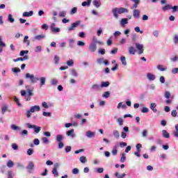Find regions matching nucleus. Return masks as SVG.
<instances>
[{
    "mask_svg": "<svg viewBox=\"0 0 178 178\" xmlns=\"http://www.w3.org/2000/svg\"><path fill=\"white\" fill-rule=\"evenodd\" d=\"M29 54V50H22L20 51V56H24V55H27Z\"/></svg>",
    "mask_w": 178,
    "mask_h": 178,
    "instance_id": "nucleus-51",
    "label": "nucleus"
},
{
    "mask_svg": "<svg viewBox=\"0 0 178 178\" xmlns=\"http://www.w3.org/2000/svg\"><path fill=\"white\" fill-rule=\"evenodd\" d=\"M93 5L95 8H99L101 6V0H94Z\"/></svg>",
    "mask_w": 178,
    "mask_h": 178,
    "instance_id": "nucleus-27",
    "label": "nucleus"
},
{
    "mask_svg": "<svg viewBox=\"0 0 178 178\" xmlns=\"http://www.w3.org/2000/svg\"><path fill=\"white\" fill-rule=\"evenodd\" d=\"M39 81L40 87H42L43 86H45V83H47V77L41 76L39 78Z\"/></svg>",
    "mask_w": 178,
    "mask_h": 178,
    "instance_id": "nucleus-14",
    "label": "nucleus"
},
{
    "mask_svg": "<svg viewBox=\"0 0 178 178\" xmlns=\"http://www.w3.org/2000/svg\"><path fill=\"white\" fill-rule=\"evenodd\" d=\"M118 122L120 126H123V118H119L118 119Z\"/></svg>",
    "mask_w": 178,
    "mask_h": 178,
    "instance_id": "nucleus-63",
    "label": "nucleus"
},
{
    "mask_svg": "<svg viewBox=\"0 0 178 178\" xmlns=\"http://www.w3.org/2000/svg\"><path fill=\"white\" fill-rule=\"evenodd\" d=\"M27 92L29 95H27L26 90H21V95L22 97H24L26 101H31V97L34 95V93H33V90L30 89H28Z\"/></svg>",
    "mask_w": 178,
    "mask_h": 178,
    "instance_id": "nucleus-4",
    "label": "nucleus"
},
{
    "mask_svg": "<svg viewBox=\"0 0 178 178\" xmlns=\"http://www.w3.org/2000/svg\"><path fill=\"white\" fill-rule=\"evenodd\" d=\"M12 72H13V73H20L21 70L19 67H14L12 68Z\"/></svg>",
    "mask_w": 178,
    "mask_h": 178,
    "instance_id": "nucleus-53",
    "label": "nucleus"
},
{
    "mask_svg": "<svg viewBox=\"0 0 178 178\" xmlns=\"http://www.w3.org/2000/svg\"><path fill=\"white\" fill-rule=\"evenodd\" d=\"M42 140L43 144H49V139H48V138H47V137H43L42 138Z\"/></svg>",
    "mask_w": 178,
    "mask_h": 178,
    "instance_id": "nucleus-49",
    "label": "nucleus"
},
{
    "mask_svg": "<svg viewBox=\"0 0 178 178\" xmlns=\"http://www.w3.org/2000/svg\"><path fill=\"white\" fill-rule=\"evenodd\" d=\"M27 60H29V56L26 55L24 57H19V58H17V59H14L13 62H19L20 60H22L23 62V61Z\"/></svg>",
    "mask_w": 178,
    "mask_h": 178,
    "instance_id": "nucleus-18",
    "label": "nucleus"
},
{
    "mask_svg": "<svg viewBox=\"0 0 178 178\" xmlns=\"http://www.w3.org/2000/svg\"><path fill=\"white\" fill-rule=\"evenodd\" d=\"M63 135L62 134H58L56 136V140L57 141V143H58V149H62V148H63V147H65V144H63Z\"/></svg>",
    "mask_w": 178,
    "mask_h": 178,
    "instance_id": "nucleus-5",
    "label": "nucleus"
},
{
    "mask_svg": "<svg viewBox=\"0 0 178 178\" xmlns=\"http://www.w3.org/2000/svg\"><path fill=\"white\" fill-rule=\"evenodd\" d=\"M59 60H60L59 56H54V63L56 65H58V63H59Z\"/></svg>",
    "mask_w": 178,
    "mask_h": 178,
    "instance_id": "nucleus-56",
    "label": "nucleus"
},
{
    "mask_svg": "<svg viewBox=\"0 0 178 178\" xmlns=\"http://www.w3.org/2000/svg\"><path fill=\"white\" fill-rule=\"evenodd\" d=\"M92 90H95V91H98V90H101V85H98L97 83L93 84L92 86Z\"/></svg>",
    "mask_w": 178,
    "mask_h": 178,
    "instance_id": "nucleus-26",
    "label": "nucleus"
},
{
    "mask_svg": "<svg viewBox=\"0 0 178 178\" xmlns=\"http://www.w3.org/2000/svg\"><path fill=\"white\" fill-rule=\"evenodd\" d=\"M26 154L27 155H29V156L33 155L34 154V149L33 148L29 149L26 152Z\"/></svg>",
    "mask_w": 178,
    "mask_h": 178,
    "instance_id": "nucleus-47",
    "label": "nucleus"
},
{
    "mask_svg": "<svg viewBox=\"0 0 178 178\" xmlns=\"http://www.w3.org/2000/svg\"><path fill=\"white\" fill-rule=\"evenodd\" d=\"M120 60H121L123 66H127V61H126V57H124V56H122L120 57Z\"/></svg>",
    "mask_w": 178,
    "mask_h": 178,
    "instance_id": "nucleus-32",
    "label": "nucleus"
},
{
    "mask_svg": "<svg viewBox=\"0 0 178 178\" xmlns=\"http://www.w3.org/2000/svg\"><path fill=\"white\" fill-rule=\"evenodd\" d=\"M147 136H148V131H147V129H144L142 132V137L145 138Z\"/></svg>",
    "mask_w": 178,
    "mask_h": 178,
    "instance_id": "nucleus-54",
    "label": "nucleus"
},
{
    "mask_svg": "<svg viewBox=\"0 0 178 178\" xmlns=\"http://www.w3.org/2000/svg\"><path fill=\"white\" fill-rule=\"evenodd\" d=\"M75 13H77V8L76 7H74L72 10H71V15H74Z\"/></svg>",
    "mask_w": 178,
    "mask_h": 178,
    "instance_id": "nucleus-64",
    "label": "nucleus"
},
{
    "mask_svg": "<svg viewBox=\"0 0 178 178\" xmlns=\"http://www.w3.org/2000/svg\"><path fill=\"white\" fill-rule=\"evenodd\" d=\"M102 98H108V97H111V92L110 91H106L104 92L102 95Z\"/></svg>",
    "mask_w": 178,
    "mask_h": 178,
    "instance_id": "nucleus-36",
    "label": "nucleus"
},
{
    "mask_svg": "<svg viewBox=\"0 0 178 178\" xmlns=\"http://www.w3.org/2000/svg\"><path fill=\"white\" fill-rule=\"evenodd\" d=\"M146 77H147V80H149V81H154L155 80V79H156V76L151 72H148L146 74Z\"/></svg>",
    "mask_w": 178,
    "mask_h": 178,
    "instance_id": "nucleus-10",
    "label": "nucleus"
},
{
    "mask_svg": "<svg viewBox=\"0 0 178 178\" xmlns=\"http://www.w3.org/2000/svg\"><path fill=\"white\" fill-rule=\"evenodd\" d=\"M104 43H102V42L101 41H99L98 39H97V38H93V45H102Z\"/></svg>",
    "mask_w": 178,
    "mask_h": 178,
    "instance_id": "nucleus-25",
    "label": "nucleus"
},
{
    "mask_svg": "<svg viewBox=\"0 0 178 178\" xmlns=\"http://www.w3.org/2000/svg\"><path fill=\"white\" fill-rule=\"evenodd\" d=\"M30 111L32 113H34V112H40L41 111V107L40 106H33L30 108Z\"/></svg>",
    "mask_w": 178,
    "mask_h": 178,
    "instance_id": "nucleus-12",
    "label": "nucleus"
},
{
    "mask_svg": "<svg viewBox=\"0 0 178 178\" xmlns=\"http://www.w3.org/2000/svg\"><path fill=\"white\" fill-rule=\"evenodd\" d=\"M157 70H159L160 72H166V70H168V67L162 65H157Z\"/></svg>",
    "mask_w": 178,
    "mask_h": 178,
    "instance_id": "nucleus-22",
    "label": "nucleus"
},
{
    "mask_svg": "<svg viewBox=\"0 0 178 178\" xmlns=\"http://www.w3.org/2000/svg\"><path fill=\"white\" fill-rule=\"evenodd\" d=\"M43 116H45L46 118H51V113L49 112H45L44 111L42 113Z\"/></svg>",
    "mask_w": 178,
    "mask_h": 178,
    "instance_id": "nucleus-58",
    "label": "nucleus"
},
{
    "mask_svg": "<svg viewBox=\"0 0 178 178\" xmlns=\"http://www.w3.org/2000/svg\"><path fill=\"white\" fill-rule=\"evenodd\" d=\"M50 29L51 30L52 33H59L60 31V28H56V24L53 23L50 26Z\"/></svg>",
    "mask_w": 178,
    "mask_h": 178,
    "instance_id": "nucleus-8",
    "label": "nucleus"
},
{
    "mask_svg": "<svg viewBox=\"0 0 178 178\" xmlns=\"http://www.w3.org/2000/svg\"><path fill=\"white\" fill-rule=\"evenodd\" d=\"M80 23H81V22L80 21H77L76 22L72 23L71 26L68 28L69 31H73V30H74L76 27H78V26H80Z\"/></svg>",
    "mask_w": 178,
    "mask_h": 178,
    "instance_id": "nucleus-9",
    "label": "nucleus"
},
{
    "mask_svg": "<svg viewBox=\"0 0 178 178\" xmlns=\"http://www.w3.org/2000/svg\"><path fill=\"white\" fill-rule=\"evenodd\" d=\"M170 60L171 62H178V56L177 55H175V56H172L170 58Z\"/></svg>",
    "mask_w": 178,
    "mask_h": 178,
    "instance_id": "nucleus-35",
    "label": "nucleus"
},
{
    "mask_svg": "<svg viewBox=\"0 0 178 178\" xmlns=\"http://www.w3.org/2000/svg\"><path fill=\"white\" fill-rule=\"evenodd\" d=\"M6 165L9 168H13V166H15V163H13V161H12V160H8Z\"/></svg>",
    "mask_w": 178,
    "mask_h": 178,
    "instance_id": "nucleus-38",
    "label": "nucleus"
},
{
    "mask_svg": "<svg viewBox=\"0 0 178 178\" xmlns=\"http://www.w3.org/2000/svg\"><path fill=\"white\" fill-rule=\"evenodd\" d=\"M164 97L167 99H169L172 97V94L170 93V92L166 91L165 92Z\"/></svg>",
    "mask_w": 178,
    "mask_h": 178,
    "instance_id": "nucleus-41",
    "label": "nucleus"
},
{
    "mask_svg": "<svg viewBox=\"0 0 178 178\" xmlns=\"http://www.w3.org/2000/svg\"><path fill=\"white\" fill-rule=\"evenodd\" d=\"M91 1L92 0H88L87 1H83L82 3V6H90V5H91Z\"/></svg>",
    "mask_w": 178,
    "mask_h": 178,
    "instance_id": "nucleus-42",
    "label": "nucleus"
},
{
    "mask_svg": "<svg viewBox=\"0 0 178 178\" xmlns=\"http://www.w3.org/2000/svg\"><path fill=\"white\" fill-rule=\"evenodd\" d=\"M45 38V35H38L33 37L34 41H41V40H44Z\"/></svg>",
    "mask_w": 178,
    "mask_h": 178,
    "instance_id": "nucleus-21",
    "label": "nucleus"
},
{
    "mask_svg": "<svg viewBox=\"0 0 178 178\" xmlns=\"http://www.w3.org/2000/svg\"><path fill=\"white\" fill-rule=\"evenodd\" d=\"M114 17H115V19H118V17H119V15H118V13L119 15H122V13H129V10L127 8H115L114 9H113L112 11Z\"/></svg>",
    "mask_w": 178,
    "mask_h": 178,
    "instance_id": "nucleus-2",
    "label": "nucleus"
},
{
    "mask_svg": "<svg viewBox=\"0 0 178 178\" xmlns=\"http://www.w3.org/2000/svg\"><path fill=\"white\" fill-rule=\"evenodd\" d=\"M8 21L10 22V23H15V18L12 14L8 15Z\"/></svg>",
    "mask_w": 178,
    "mask_h": 178,
    "instance_id": "nucleus-37",
    "label": "nucleus"
},
{
    "mask_svg": "<svg viewBox=\"0 0 178 178\" xmlns=\"http://www.w3.org/2000/svg\"><path fill=\"white\" fill-rule=\"evenodd\" d=\"M115 176L117 178H124V177H126V173H123V174L120 175L119 172H116L115 173Z\"/></svg>",
    "mask_w": 178,
    "mask_h": 178,
    "instance_id": "nucleus-34",
    "label": "nucleus"
},
{
    "mask_svg": "<svg viewBox=\"0 0 178 178\" xmlns=\"http://www.w3.org/2000/svg\"><path fill=\"white\" fill-rule=\"evenodd\" d=\"M25 79L26 80H29L30 83L31 84H35L36 83L40 81V78H38V76H35L34 74H30V73H26L25 74Z\"/></svg>",
    "mask_w": 178,
    "mask_h": 178,
    "instance_id": "nucleus-3",
    "label": "nucleus"
},
{
    "mask_svg": "<svg viewBox=\"0 0 178 178\" xmlns=\"http://www.w3.org/2000/svg\"><path fill=\"white\" fill-rule=\"evenodd\" d=\"M171 9H172V13H175V12L178 11V6H174L173 7H172Z\"/></svg>",
    "mask_w": 178,
    "mask_h": 178,
    "instance_id": "nucleus-61",
    "label": "nucleus"
},
{
    "mask_svg": "<svg viewBox=\"0 0 178 178\" xmlns=\"http://www.w3.org/2000/svg\"><path fill=\"white\" fill-rule=\"evenodd\" d=\"M125 161H126V154L125 153H122L121 159H120V162H122V163H123Z\"/></svg>",
    "mask_w": 178,
    "mask_h": 178,
    "instance_id": "nucleus-45",
    "label": "nucleus"
},
{
    "mask_svg": "<svg viewBox=\"0 0 178 178\" xmlns=\"http://www.w3.org/2000/svg\"><path fill=\"white\" fill-rule=\"evenodd\" d=\"M79 161L81 163H86L87 162V157L82 156L79 158Z\"/></svg>",
    "mask_w": 178,
    "mask_h": 178,
    "instance_id": "nucleus-43",
    "label": "nucleus"
},
{
    "mask_svg": "<svg viewBox=\"0 0 178 178\" xmlns=\"http://www.w3.org/2000/svg\"><path fill=\"white\" fill-rule=\"evenodd\" d=\"M89 49L91 52H95V51H97V46L96 45H90Z\"/></svg>",
    "mask_w": 178,
    "mask_h": 178,
    "instance_id": "nucleus-44",
    "label": "nucleus"
},
{
    "mask_svg": "<svg viewBox=\"0 0 178 178\" xmlns=\"http://www.w3.org/2000/svg\"><path fill=\"white\" fill-rule=\"evenodd\" d=\"M52 174L54 175V176H59V172H58V170L56 168H53Z\"/></svg>",
    "mask_w": 178,
    "mask_h": 178,
    "instance_id": "nucleus-59",
    "label": "nucleus"
},
{
    "mask_svg": "<svg viewBox=\"0 0 178 178\" xmlns=\"http://www.w3.org/2000/svg\"><path fill=\"white\" fill-rule=\"evenodd\" d=\"M128 51L130 55H134L135 54L141 55L144 54V46L143 45L131 46L129 47Z\"/></svg>",
    "mask_w": 178,
    "mask_h": 178,
    "instance_id": "nucleus-1",
    "label": "nucleus"
},
{
    "mask_svg": "<svg viewBox=\"0 0 178 178\" xmlns=\"http://www.w3.org/2000/svg\"><path fill=\"white\" fill-rule=\"evenodd\" d=\"M34 145H40V139L35 138L33 140Z\"/></svg>",
    "mask_w": 178,
    "mask_h": 178,
    "instance_id": "nucleus-62",
    "label": "nucleus"
},
{
    "mask_svg": "<svg viewBox=\"0 0 178 178\" xmlns=\"http://www.w3.org/2000/svg\"><path fill=\"white\" fill-rule=\"evenodd\" d=\"M171 73L172 74H177V73H178V67L172 68V70H171Z\"/></svg>",
    "mask_w": 178,
    "mask_h": 178,
    "instance_id": "nucleus-55",
    "label": "nucleus"
},
{
    "mask_svg": "<svg viewBox=\"0 0 178 178\" xmlns=\"http://www.w3.org/2000/svg\"><path fill=\"white\" fill-rule=\"evenodd\" d=\"M111 86V82L109 81H102L100 84L101 88H108Z\"/></svg>",
    "mask_w": 178,
    "mask_h": 178,
    "instance_id": "nucleus-16",
    "label": "nucleus"
},
{
    "mask_svg": "<svg viewBox=\"0 0 178 178\" xmlns=\"http://www.w3.org/2000/svg\"><path fill=\"white\" fill-rule=\"evenodd\" d=\"M175 131H173L172 134L175 138H178V124H175Z\"/></svg>",
    "mask_w": 178,
    "mask_h": 178,
    "instance_id": "nucleus-24",
    "label": "nucleus"
},
{
    "mask_svg": "<svg viewBox=\"0 0 178 178\" xmlns=\"http://www.w3.org/2000/svg\"><path fill=\"white\" fill-rule=\"evenodd\" d=\"M171 115L172 116V118H176V116H177V118H178L177 111H176V110H172V111H171Z\"/></svg>",
    "mask_w": 178,
    "mask_h": 178,
    "instance_id": "nucleus-52",
    "label": "nucleus"
},
{
    "mask_svg": "<svg viewBox=\"0 0 178 178\" xmlns=\"http://www.w3.org/2000/svg\"><path fill=\"white\" fill-rule=\"evenodd\" d=\"M129 24V21H128L127 18H123L120 21V24L122 26H124L125 24Z\"/></svg>",
    "mask_w": 178,
    "mask_h": 178,
    "instance_id": "nucleus-31",
    "label": "nucleus"
},
{
    "mask_svg": "<svg viewBox=\"0 0 178 178\" xmlns=\"http://www.w3.org/2000/svg\"><path fill=\"white\" fill-rule=\"evenodd\" d=\"M112 155H113L114 156H116L118 155V147L117 146H114L113 147V150L111 152Z\"/></svg>",
    "mask_w": 178,
    "mask_h": 178,
    "instance_id": "nucleus-33",
    "label": "nucleus"
},
{
    "mask_svg": "<svg viewBox=\"0 0 178 178\" xmlns=\"http://www.w3.org/2000/svg\"><path fill=\"white\" fill-rule=\"evenodd\" d=\"M149 108L154 113H156V112H158V109H156V104L155 103L150 104Z\"/></svg>",
    "mask_w": 178,
    "mask_h": 178,
    "instance_id": "nucleus-19",
    "label": "nucleus"
},
{
    "mask_svg": "<svg viewBox=\"0 0 178 178\" xmlns=\"http://www.w3.org/2000/svg\"><path fill=\"white\" fill-rule=\"evenodd\" d=\"M67 65L72 67V66H74V61L72 59L69 60L67 61Z\"/></svg>",
    "mask_w": 178,
    "mask_h": 178,
    "instance_id": "nucleus-40",
    "label": "nucleus"
},
{
    "mask_svg": "<svg viewBox=\"0 0 178 178\" xmlns=\"http://www.w3.org/2000/svg\"><path fill=\"white\" fill-rule=\"evenodd\" d=\"M10 129H12V130H21L19 127L16 126L15 124H11L10 125Z\"/></svg>",
    "mask_w": 178,
    "mask_h": 178,
    "instance_id": "nucleus-48",
    "label": "nucleus"
},
{
    "mask_svg": "<svg viewBox=\"0 0 178 178\" xmlns=\"http://www.w3.org/2000/svg\"><path fill=\"white\" fill-rule=\"evenodd\" d=\"M124 131L121 133L122 138H126L127 137V133H129V127H124L123 128Z\"/></svg>",
    "mask_w": 178,
    "mask_h": 178,
    "instance_id": "nucleus-11",
    "label": "nucleus"
},
{
    "mask_svg": "<svg viewBox=\"0 0 178 178\" xmlns=\"http://www.w3.org/2000/svg\"><path fill=\"white\" fill-rule=\"evenodd\" d=\"M162 136L164 137V138H170V134L168 132V131L163 129L162 131Z\"/></svg>",
    "mask_w": 178,
    "mask_h": 178,
    "instance_id": "nucleus-23",
    "label": "nucleus"
},
{
    "mask_svg": "<svg viewBox=\"0 0 178 178\" xmlns=\"http://www.w3.org/2000/svg\"><path fill=\"white\" fill-rule=\"evenodd\" d=\"M172 9V6L170 4H166L164 7L162 8V10L163 12H166V10H170Z\"/></svg>",
    "mask_w": 178,
    "mask_h": 178,
    "instance_id": "nucleus-29",
    "label": "nucleus"
},
{
    "mask_svg": "<svg viewBox=\"0 0 178 178\" xmlns=\"http://www.w3.org/2000/svg\"><path fill=\"white\" fill-rule=\"evenodd\" d=\"M14 101H15V102H16V104L18 105V106H22V104H20V101L16 96L14 97Z\"/></svg>",
    "mask_w": 178,
    "mask_h": 178,
    "instance_id": "nucleus-50",
    "label": "nucleus"
},
{
    "mask_svg": "<svg viewBox=\"0 0 178 178\" xmlns=\"http://www.w3.org/2000/svg\"><path fill=\"white\" fill-rule=\"evenodd\" d=\"M8 111V106L6 104L3 105L1 108V113L2 115H5V113Z\"/></svg>",
    "mask_w": 178,
    "mask_h": 178,
    "instance_id": "nucleus-39",
    "label": "nucleus"
},
{
    "mask_svg": "<svg viewBox=\"0 0 178 178\" xmlns=\"http://www.w3.org/2000/svg\"><path fill=\"white\" fill-rule=\"evenodd\" d=\"M34 15V12L33 10H31L29 12H24L22 14L23 17H31V16H33Z\"/></svg>",
    "mask_w": 178,
    "mask_h": 178,
    "instance_id": "nucleus-20",
    "label": "nucleus"
},
{
    "mask_svg": "<svg viewBox=\"0 0 178 178\" xmlns=\"http://www.w3.org/2000/svg\"><path fill=\"white\" fill-rule=\"evenodd\" d=\"M79 172L80 170H79V168H74L72 170V175H79Z\"/></svg>",
    "mask_w": 178,
    "mask_h": 178,
    "instance_id": "nucleus-60",
    "label": "nucleus"
},
{
    "mask_svg": "<svg viewBox=\"0 0 178 178\" xmlns=\"http://www.w3.org/2000/svg\"><path fill=\"white\" fill-rule=\"evenodd\" d=\"M66 134L68 137H71V138H75L76 134H74V129H70L66 132Z\"/></svg>",
    "mask_w": 178,
    "mask_h": 178,
    "instance_id": "nucleus-13",
    "label": "nucleus"
},
{
    "mask_svg": "<svg viewBox=\"0 0 178 178\" xmlns=\"http://www.w3.org/2000/svg\"><path fill=\"white\" fill-rule=\"evenodd\" d=\"M26 126L28 129H33L35 133H36V134H38V133H40L41 131V127H38L35 124H31L30 123H26Z\"/></svg>",
    "mask_w": 178,
    "mask_h": 178,
    "instance_id": "nucleus-6",
    "label": "nucleus"
},
{
    "mask_svg": "<svg viewBox=\"0 0 178 178\" xmlns=\"http://www.w3.org/2000/svg\"><path fill=\"white\" fill-rule=\"evenodd\" d=\"M66 13H67L66 11H61V12L59 13V17H66Z\"/></svg>",
    "mask_w": 178,
    "mask_h": 178,
    "instance_id": "nucleus-57",
    "label": "nucleus"
},
{
    "mask_svg": "<svg viewBox=\"0 0 178 178\" xmlns=\"http://www.w3.org/2000/svg\"><path fill=\"white\" fill-rule=\"evenodd\" d=\"M149 112V108L147 107H143L141 109V113H148Z\"/></svg>",
    "mask_w": 178,
    "mask_h": 178,
    "instance_id": "nucleus-46",
    "label": "nucleus"
},
{
    "mask_svg": "<svg viewBox=\"0 0 178 178\" xmlns=\"http://www.w3.org/2000/svg\"><path fill=\"white\" fill-rule=\"evenodd\" d=\"M34 163L33 161H30L28 165L26 166V170L28 172H29L30 174L34 173Z\"/></svg>",
    "mask_w": 178,
    "mask_h": 178,
    "instance_id": "nucleus-7",
    "label": "nucleus"
},
{
    "mask_svg": "<svg viewBox=\"0 0 178 178\" xmlns=\"http://www.w3.org/2000/svg\"><path fill=\"white\" fill-rule=\"evenodd\" d=\"M86 136L88 138H94V137H95V132L88 131L86 132Z\"/></svg>",
    "mask_w": 178,
    "mask_h": 178,
    "instance_id": "nucleus-15",
    "label": "nucleus"
},
{
    "mask_svg": "<svg viewBox=\"0 0 178 178\" xmlns=\"http://www.w3.org/2000/svg\"><path fill=\"white\" fill-rule=\"evenodd\" d=\"M70 72L71 75L73 76V77H79V73H77V71L75 69H72Z\"/></svg>",
    "mask_w": 178,
    "mask_h": 178,
    "instance_id": "nucleus-28",
    "label": "nucleus"
},
{
    "mask_svg": "<svg viewBox=\"0 0 178 178\" xmlns=\"http://www.w3.org/2000/svg\"><path fill=\"white\" fill-rule=\"evenodd\" d=\"M140 10L135 9L133 11V16L135 19H140Z\"/></svg>",
    "mask_w": 178,
    "mask_h": 178,
    "instance_id": "nucleus-17",
    "label": "nucleus"
},
{
    "mask_svg": "<svg viewBox=\"0 0 178 178\" xmlns=\"http://www.w3.org/2000/svg\"><path fill=\"white\" fill-rule=\"evenodd\" d=\"M113 136L115 138H119V137H120V134L119 133V131L118 130H114L113 131Z\"/></svg>",
    "mask_w": 178,
    "mask_h": 178,
    "instance_id": "nucleus-30",
    "label": "nucleus"
}]
</instances>
